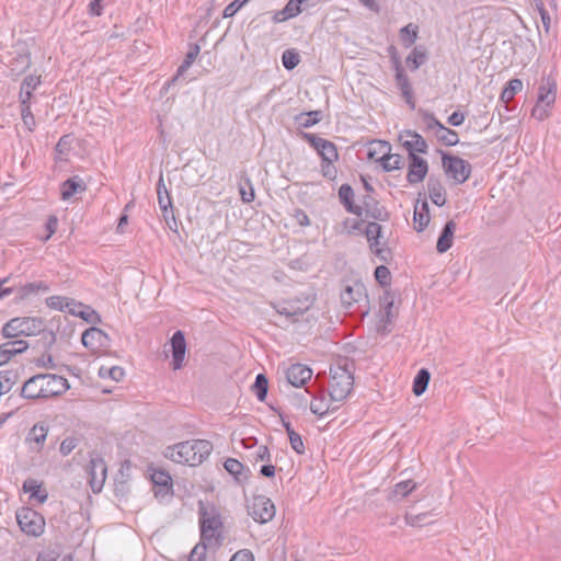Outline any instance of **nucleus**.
I'll return each instance as SVG.
<instances>
[{"label": "nucleus", "mask_w": 561, "mask_h": 561, "mask_svg": "<svg viewBox=\"0 0 561 561\" xmlns=\"http://www.w3.org/2000/svg\"><path fill=\"white\" fill-rule=\"evenodd\" d=\"M523 89V81L518 78L511 79L501 92L500 101L507 104Z\"/></svg>", "instance_id": "45"}, {"label": "nucleus", "mask_w": 561, "mask_h": 561, "mask_svg": "<svg viewBox=\"0 0 561 561\" xmlns=\"http://www.w3.org/2000/svg\"><path fill=\"white\" fill-rule=\"evenodd\" d=\"M301 0H288L282 10L275 11L272 16L274 23H283L298 16L302 12Z\"/></svg>", "instance_id": "27"}, {"label": "nucleus", "mask_w": 561, "mask_h": 561, "mask_svg": "<svg viewBox=\"0 0 561 561\" xmlns=\"http://www.w3.org/2000/svg\"><path fill=\"white\" fill-rule=\"evenodd\" d=\"M68 389L69 383L66 378L53 374H39L24 382L21 396L28 400L48 399L60 396Z\"/></svg>", "instance_id": "1"}, {"label": "nucleus", "mask_w": 561, "mask_h": 561, "mask_svg": "<svg viewBox=\"0 0 561 561\" xmlns=\"http://www.w3.org/2000/svg\"><path fill=\"white\" fill-rule=\"evenodd\" d=\"M427 60L426 49L422 46H415L405 58L407 67L411 71L417 70Z\"/></svg>", "instance_id": "37"}, {"label": "nucleus", "mask_w": 561, "mask_h": 561, "mask_svg": "<svg viewBox=\"0 0 561 561\" xmlns=\"http://www.w3.org/2000/svg\"><path fill=\"white\" fill-rule=\"evenodd\" d=\"M370 252L376 255L381 262L388 264L392 261V251L386 247V242H381V245L369 248Z\"/></svg>", "instance_id": "55"}, {"label": "nucleus", "mask_w": 561, "mask_h": 561, "mask_svg": "<svg viewBox=\"0 0 561 561\" xmlns=\"http://www.w3.org/2000/svg\"><path fill=\"white\" fill-rule=\"evenodd\" d=\"M249 0H234L222 12V18H232Z\"/></svg>", "instance_id": "63"}, {"label": "nucleus", "mask_w": 561, "mask_h": 561, "mask_svg": "<svg viewBox=\"0 0 561 561\" xmlns=\"http://www.w3.org/2000/svg\"><path fill=\"white\" fill-rule=\"evenodd\" d=\"M324 376L325 373H318L314 380L306 391L312 397L310 403V411L319 417L327 415L329 412H334L339 409V405L331 407L327 403L325 389H324Z\"/></svg>", "instance_id": "8"}, {"label": "nucleus", "mask_w": 561, "mask_h": 561, "mask_svg": "<svg viewBox=\"0 0 561 561\" xmlns=\"http://www.w3.org/2000/svg\"><path fill=\"white\" fill-rule=\"evenodd\" d=\"M3 344H4V352H8L9 355H11V356L20 354L28 347L27 343L23 340L9 341Z\"/></svg>", "instance_id": "57"}, {"label": "nucleus", "mask_w": 561, "mask_h": 561, "mask_svg": "<svg viewBox=\"0 0 561 561\" xmlns=\"http://www.w3.org/2000/svg\"><path fill=\"white\" fill-rule=\"evenodd\" d=\"M16 522L21 530L27 536L39 537L45 530L44 517L30 507H22L16 512Z\"/></svg>", "instance_id": "10"}, {"label": "nucleus", "mask_w": 561, "mask_h": 561, "mask_svg": "<svg viewBox=\"0 0 561 561\" xmlns=\"http://www.w3.org/2000/svg\"><path fill=\"white\" fill-rule=\"evenodd\" d=\"M44 328L42 319L38 318H14L10 320L2 329L4 337H15L19 335H35L39 333Z\"/></svg>", "instance_id": "9"}, {"label": "nucleus", "mask_w": 561, "mask_h": 561, "mask_svg": "<svg viewBox=\"0 0 561 561\" xmlns=\"http://www.w3.org/2000/svg\"><path fill=\"white\" fill-rule=\"evenodd\" d=\"M301 0H288L282 10L275 11L272 16L274 23H283L298 16L302 12Z\"/></svg>", "instance_id": "28"}, {"label": "nucleus", "mask_w": 561, "mask_h": 561, "mask_svg": "<svg viewBox=\"0 0 561 561\" xmlns=\"http://www.w3.org/2000/svg\"><path fill=\"white\" fill-rule=\"evenodd\" d=\"M417 113L422 117L423 122L425 123L427 130L443 129V124L436 118L434 113H432L427 110H424V108H419Z\"/></svg>", "instance_id": "54"}, {"label": "nucleus", "mask_w": 561, "mask_h": 561, "mask_svg": "<svg viewBox=\"0 0 561 561\" xmlns=\"http://www.w3.org/2000/svg\"><path fill=\"white\" fill-rule=\"evenodd\" d=\"M198 515H199V530H201V547L205 543L210 545L213 540H216L220 545L222 536L220 529L222 528V520L220 513L213 505L210 512L205 506L203 501L198 502Z\"/></svg>", "instance_id": "5"}, {"label": "nucleus", "mask_w": 561, "mask_h": 561, "mask_svg": "<svg viewBox=\"0 0 561 561\" xmlns=\"http://www.w3.org/2000/svg\"><path fill=\"white\" fill-rule=\"evenodd\" d=\"M312 377V369L300 363L291 364L286 370L287 381L296 387H304Z\"/></svg>", "instance_id": "21"}, {"label": "nucleus", "mask_w": 561, "mask_h": 561, "mask_svg": "<svg viewBox=\"0 0 561 561\" xmlns=\"http://www.w3.org/2000/svg\"><path fill=\"white\" fill-rule=\"evenodd\" d=\"M313 300L309 296L304 298L296 297L283 300L278 304H272L273 308L280 316L291 319V322H297V317L305 314L312 306Z\"/></svg>", "instance_id": "12"}, {"label": "nucleus", "mask_w": 561, "mask_h": 561, "mask_svg": "<svg viewBox=\"0 0 561 561\" xmlns=\"http://www.w3.org/2000/svg\"><path fill=\"white\" fill-rule=\"evenodd\" d=\"M71 141L72 139L69 136H64L60 138L56 146V153L58 160H67Z\"/></svg>", "instance_id": "56"}, {"label": "nucleus", "mask_w": 561, "mask_h": 561, "mask_svg": "<svg viewBox=\"0 0 561 561\" xmlns=\"http://www.w3.org/2000/svg\"><path fill=\"white\" fill-rule=\"evenodd\" d=\"M238 185L241 201L243 203H251L255 197V193L251 179L248 176L245 171L241 172Z\"/></svg>", "instance_id": "42"}, {"label": "nucleus", "mask_w": 561, "mask_h": 561, "mask_svg": "<svg viewBox=\"0 0 561 561\" xmlns=\"http://www.w3.org/2000/svg\"><path fill=\"white\" fill-rule=\"evenodd\" d=\"M355 363L347 357H340L330 365V381L328 393L330 401L342 402L352 392L354 386Z\"/></svg>", "instance_id": "2"}, {"label": "nucleus", "mask_w": 561, "mask_h": 561, "mask_svg": "<svg viewBox=\"0 0 561 561\" xmlns=\"http://www.w3.org/2000/svg\"><path fill=\"white\" fill-rule=\"evenodd\" d=\"M21 115L25 127L32 131L35 127V119L28 103H21Z\"/></svg>", "instance_id": "58"}, {"label": "nucleus", "mask_w": 561, "mask_h": 561, "mask_svg": "<svg viewBox=\"0 0 561 561\" xmlns=\"http://www.w3.org/2000/svg\"><path fill=\"white\" fill-rule=\"evenodd\" d=\"M394 80L398 89L401 91V95L405 101L407 105L410 107V110H415L416 103L414 98V91L405 70H400L396 72Z\"/></svg>", "instance_id": "25"}, {"label": "nucleus", "mask_w": 561, "mask_h": 561, "mask_svg": "<svg viewBox=\"0 0 561 561\" xmlns=\"http://www.w3.org/2000/svg\"><path fill=\"white\" fill-rule=\"evenodd\" d=\"M557 99V81L552 76H543L538 87L536 104L531 117L539 122L550 117Z\"/></svg>", "instance_id": "6"}, {"label": "nucleus", "mask_w": 561, "mask_h": 561, "mask_svg": "<svg viewBox=\"0 0 561 561\" xmlns=\"http://www.w3.org/2000/svg\"><path fill=\"white\" fill-rule=\"evenodd\" d=\"M340 298L343 308L359 319H364L370 312L368 291L360 279L345 282Z\"/></svg>", "instance_id": "4"}, {"label": "nucleus", "mask_w": 561, "mask_h": 561, "mask_svg": "<svg viewBox=\"0 0 561 561\" xmlns=\"http://www.w3.org/2000/svg\"><path fill=\"white\" fill-rule=\"evenodd\" d=\"M417 486V483L411 479L400 481L394 484L391 494L388 496L389 500H397V497L404 499L412 493Z\"/></svg>", "instance_id": "44"}, {"label": "nucleus", "mask_w": 561, "mask_h": 561, "mask_svg": "<svg viewBox=\"0 0 561 561\" xmlns=\"http://www.w3.org/2000/svg\"><path fill=\"white\" fill-rule=\"evenodd\" d=\"M304 139L317 151L321 157V162H335L339 160V152L336 146L324 138L319 137L316 134H304Z\"/></svg>", "instance_id": "15"}, {"label": "nucleus", "mask_w": 561, "mask_h": 561, "mask_svg": "<svg viewBox=\"0 0 561 561\" xmlns=\"http://www.w3.org/2000/svg\"><path fill=\"white\" fill-rule=\"evenodd\" d=\"M430 380H431V373L428 371V369L421 368L416 373V375L413 379V385H412L413 393L417 397L422 396L426 391Z\"/></svg>", "instance_id": "41"}, {"label": "nucleus", "mask_w": 561, "mask_h": 561, "mask_svg": "<svg viewBox=\"0 0 561 561\" xmlns=\"http://www.w3.org/2000/svg\"><path fill=\"white\" fill-rule=\"evenodd\" d=\"M90 485L94 493H100L105 483V462L92 458L89 466Z\"/></svg>", "instance_id": "23"}, {"label": "nucleus", "mask_w": 561, "mask_h": 561, "mask_svg": "<svg viewBox=\"0 0 561 561\" xmlns=\"http://www.w3.org/2000/svg\"><path fill=\"white\" fill-rule=\"evenodd\" d=\"M427 190L431 201L438 207L446 204V191L438 176L432 174L427 180Z\"/></svg>", "instance_id": "31"}, {"label": "nucleus", "mask_w": 561, "mask_h": 561, "mask_svg": "<svg viewBox=\"0 0 561 561\" xmlns=\"http://www.w3.org/2000/svg\"><path fill=\"white\" fill-rule=\"evenodd\" d=\"M48 425L44 422L36 423L27 433L25 443L33 451H41L48 435Z\"/></svg>", "instance_id": "22"}, {"label": "nucleus", "mask_w": 561, "mask_h": 561, "mask_svg": "<svg viewBox=\"0 0 561 561\" xmlns=\"http://www.w3.org/2000/svg\"><path fill=\"white\" fill-rule=\"evenodd\" d=\"M378 220L368 221L363 230V236L367 239L369 248L381 245L383 228L377 222Z\"/></svg>", "instance_id": "35"}, {"label": "nucleus", "mask_w": 561, "mask_h": 561, "mask_svg": "<svg viewBox=\"0 0 561 561\" xmlns=\"http://www.w3.org/2000/svg\"><path fill=\"white\" fill-rule=\"evenodd\" d=\"M25 493H30L31 499L36 500L38 503H44L47 500V492L42 489V485L34 479H27L23 483Z\"/></svg>", "instance_id": "40"}, {"label": "nucleus", "mask_w": 561, "mask_h": 561, "mask_svg": "<svg viewBox=\"0 0 561 561\" xmlns=\"http://www.w3.org/2000/svg\"><path fill=\"white\" fill-rule=\"evenodd\" d=\"M355 193L353 187L348 183H344L339 188V199L345 210L357 217L363 216V208L355 204Z\"/></svg>", "instance_id": "24"}, {"label": "nucleus", "mask_w": 561, "mask_h": 561, "mask_svg": "<svg viewBox=\"0 0 561 561\" xmlns=\"http://www.w3.org/2000/svg\"><path fill=\"white\" fill-rule=\"evenodd\" d=\"M83 191H85V184L79 176L68 179L60 187V194L64 201H69L75 194Z\"/></svg>", "instance_id": "34"}, {"label": "nucleus", "mask_w": 561, "mask_h": 561, "mask_svg": "<svg viewBox=\"0 0 561 561\" xmlns=\"http://www.w3.org/2000/svg\"><path fill=\"white\" fill-rule=\"evenodd\" d=\"M394 300L396 294L391 289H385L379 298L380 310L376 330L382 335L389 334L392 330L391 325L396 317L393 313Z\"/></svg>", "instance_id": "11"}, {"label": "nucleus", "mask_w": 561, "mask_h": 561, "mask_svg": "<svg viewBox=\"0 0 561 561\" xmlns=\"http://www.w3.org/2000/svg\"><path fill=\"white\" fill-rule=\"evenodd\" d=\"M103 336L104 334L100 329L90 328L82 333V344L92 351H96L102 344Z\"/></svg>", "instance_id": "39"}, {"label": "nucleus", "mask_w": 561, "mask_h": 561, "mask_svg": "<svg viewBox=\"0 0 561 561\" xmlns=\"http://www.w3.org/2000/svg\"><path fill=\"white\" fill-rule=\"evenodd\" d=\"M157 197L158 205L162 213V216L169 226V228L173 231L178 230V222L174 216V208L172 204L171 193L167 188L163 180L162 173H160L159 180L157 182Z\"/></svg>", "instance_id": "13"}, {"label": "nucleus", "mask_w": 561, "mask_h": 561, "mask_svg": "<svg viewBox=\"0 0 561 561\" xmlns=\"http://www.w3.org/2000/svg\"><path fill=\"white\" fill-rule=\"evenodd\" d=\"M440 154L442 168L447 178L455 184H463L471 176L472 165L467 160L450 152L438 149Z\"/></svg>", "instance_id": "7"}, {"label": "nucleus", "mask_w": 561, "mask_h": 561, "mask_svg": "<svg viewBox=\"0 0 561 561\" xmlns=\"http://www.w3.org/2000/svg\"><path fill=\"white\" fill-rule=\"evenodd\" d=\"M78 317H80L81 319L89 323H94L96 322V320H99V316L96 314V312L91 307L85 306L83 304H81V309L79 311Z\"/></svg>", "instance_id": "64"}, {"label": "nucleus", "mask_w": 561, "mask_h": 561, "mask_svg": "<svg viewBox=\"0 0 561 561\" xmlns=\"http://www.w3.org/2000/svg\"><path fill=\"white\" fill-rule=\"evenodd\" d=\"M456 222L455 220H448L439 236H438V239H437V243H436V251L438 253H445L447 252L451 247H453V241H454V234H455V231H456Z\"/></svg>", "instance_id": "32"}, {"label": "nucleus", "mask_w": 561, "mask_h": 561, "mask_svg": "<svg viewBox=\"0 0 561 561\" xmlns=\"http://www.w3.org/2000/svg\"><path fill=\"white\" fill-rule=\"evenodd\" d=\"M365 222H366L365 219H363L360 217L356 218V219L345 218L342 221V226H343V229L347 232V234H355V233L363 234Z\"/></svg>", "instance_id": "53"}, {"label": "nucleus", "mask_w": 561, "mask_h": 561, "mask_svg": "<svg viewBox=\"0 0 561 561\" xmlns=\"http://www.w3.org/2000/svg\"><path fill=\"white\" fill-rule=\"evenodd\" d=\"M289 438V443H290V447L298 454V455H304L305 454V444H304V440H302V437L300 434H298L297 432H294L293 434H290L288 436Z\"/></svg>", "instance_id": "61"}, {"label": "nucleus", "mask_w": 561, "mask_h": 561, "mask_svg": "<svg viewBox=\"0 0 561 561\" xmlns=\"http://www.w3.org/2000/svg\"><path fill=\"white\" fill-rule=\"evenodd\" d=\"M148 471L150 472L154 496L159 500L168 495L173 496L174 490L171 474L164 469H154L152 465L148 466Z\"/></svg>", "instance_id": "14"}, {"label": "nucleus", "mask_w": 561, "mask_h": 561, "mask_svg": "<svg viewBox=\"0 0 561 561\" xmlns=\"http://www.w3.org/2000/svg\"><path fill=\"white\" fill-rule=\"evenodd\" d=\"M402 134L411 137L412 140H405L402 142V147L410 153H422L426 154L428 151V145L426 140L415 130L407 129Z\"/></svg>", "instance_id": "30"}, {"label": "nucleus", "mask_w": 561, "mask_h": 561, "mask_svg": "<svg viewBox=\"0 0 561 561\" xmlns=\"http://www.w3.org/2000/svg\"><path fill=\"white\" fill-rule=\"evenodd\" d=\"M133 465L126 459L122 462L118 472L114 477V493L118 499L126 497L129 492L128 481L131 477Z\"/></svg>", "instance_id": "20"}, {"label": "nucleus", "mask_w": 561, "mask_h": 561, "mask_svg": "<svg viewBox=\"0 0 561 561\" xmlns=\"http://www.w3.org/2000/svg\"><path fill=\"white\" fill-rule=\"evenodd\" d=\"M428 517V513H420V514H411L405 513L404 520L407 525L412 527H421L425 524L426 518Z\"/></svg>", "instance_id": "59"}, {"label": "nucleus", "mask_w": 561, "mask_h": 561, "mask_svg": "<svg viewBox=\"0 0 561 561\" xmlns=\"http://www.w3.org/2000/svg\"><path fill=\"white\" fill-rule=\"evenodd\" d=\"M213 450V444L207 439H192L168 447L165 457L179 463L190 466L201 465Z\"/></svg>", "instance_id": "3"}, {"label": "nucleus", "mask_w": 561, "mask_h": 561, "mask_svg": "<svg viewBox=\"0 0 561 561\" xmlns=\"http://www.w3.org/2000/svg\"><path fill=\"white\" fill-rule=\"evenodd\" d=\"M249 514L255 522L265 524L275 516L274 503L264 495L254 496L252 505L249 506Z\"/></svg>", "instance_id": "16"}, {"label": "nucleus", "mask_w": 561, "mask_h": 561, "mask_svg": "<svg viewBox=\"0 0 561 561\" xmlns=\"http://www.w3.org/2000/svg\"><path fill=\"white\" fill-rule=\"evenodd\" d=\"M376 162L380 163L385 172L401 170L404 165L403 157L399 153L392 154L391 152H385L376 159Z\"/></svg>", "instance_id": "36"}, {"label": "nucleus", "mask_w": 561, "mask_h": 561, "mask_svg": "<svg viewBox=\"0 0 561 561\" xmlns=\"http://www.w3.org/2000/svg\"><path fill=\"white\" fill-rule=\"evenodd\" d=\"M431 220L430 206L426 199H424L419 206V202L414 207L413 221L414 229L417 232H422L426 229Z\"/></svg>", "instance_id": "33"}, {"label": "nucleus", "mask_w": 561, "mask_h": 561, "mask_svg": "<svg viewBox=\"0 0 561 561\" xmlns=\"http://www.w3.org/2000/svg\"><path fill=\"white\" fill-rule=\"evenodd\" d=\"M224 468L239 484H244L251 477V470L236 458L226 459Z\"/></svg>", "instance_id": "26"}, {"label": "nucleus", "mask_w": 561, "mask_h": 561, "mask_svg": "<svg viewBox=\"0 0 561 561\" xmlns=\"http://www.w3.org/2000/svg\"><path fill=\"white\" fill-rule=\"evenodd\" d=\"M172 362L171 366L174 370L183 367L186 354V340L182 330H176L170 339Z\"/></svg>", "instance_id": "19"}, {"label": "nucleus", "mask_w": 561, "mask_h": 561, "mask_svg": "<svg viewBox=\"0 0 561 561\" xmlns=\"http://www.w3.org/2000/svg\"><path fill=\"white\" fill-rule=\"evenodd\" d=\"M41 84V77L30 75L27 76L21 85L20 91V102L28 103L32 96L33 91Z\"/></svg>", "instance_id": "38"}, {"label": "nucleus", "mask_w": 561, "mask_h": 561, "mask_svg": "<svg viewBox=\"0 0 561 561\" xmlns=\"http://www.w3.org/2000/svg\"><path fill=\"white\" fill-rule=\"evenodd\" d=\"M68 297L51 296L46 299V305L55 310L66 311Z\"/></svg>", "instance_id": "60"}, {"label": "nucleus", "mask_w": 561, "mask_h": 561, "mask_svg": "<svg viewBox=\"0 0 561 561\" xmlns=\"http://www.w3.org/2000/svg\"><path fill=\"white\" fill-rule=\"evenodd\" d=\"M300 62V55L295 48L286 49L282 55V64L288 71L294 70Z\"/></svg>", "instance_id": "49"}, {"label": "nucleus", "mask_w": 561, "mask_h": 561, "mask_svg": "<svg viewBox=\"0 0 561 561\" xmlns=\"http://www.w3.org/2000/svg\"><path fill=\"white\" fill-rule=\"evenodd\" d=\"M428 173L427 161L416 153L408 154L407 181L410 184H417L424 181Z\"/></svg>", "instance_id": "17"}, {"label": "nucleus", "mask_w": 561, "mask_h": 561, "mask_svg": "<svg viewBox=\"0 0 561 561\" xmlns=\"http://www.w3.org/2000/svg\"><path fill=\"white\" fill-rule=\"evenodd\" d=\"M374 276L376 282L385 289H390L391 284V273L390 270L381 264L377 266L374 271Z\"/></svg>", "instance_id": "50"}, {"label": "nucleus", "mask_w": 561, "mask_h": 561, "mask_svg": "<svg viewBox=\"0 0 561 561\" xmlns=\"http://www.w3.org/2000/svg\"><path fill=\"white\" fill-rule=\"evenodd\" d=\"M419 30L412 23L403 26L400 30V39L405 48L411 47L417 38Z\"/></svg>", "instance_id": "48"}, {"label": "nucleus", "mask_w": 561, "mask_h": 561, "mask_svg": "<svg viewBox=\"0 0 561 561\" xmlns=\"http://www.w3.org/2000/svg\"><path fill=\"white\" fill-rule=\"evenodd\" d=\"M370 145L373 146V148H369L367 152V158L370 160L376 161L377 153H381L382 156L385 152H391V145L386 140L375 139L370 141Z\"/></svg>", "instance_id": "52"}, {"label": "nucleus", "mask_w": 561, "mask_h": 561, "mask_svg": "<svg viewBox=\"0 0 561 561\" xmlns=\"http://www.w3.org/2000/svg\"><path fill=\"white\" fill-rule=\"evenodd\" d=\"M323 119V112L321 110L300 113L295 117V121L302 128H310Z\"/></svg>", "instance_id": "43"}, {"label": "nucleus", "mask_w": 561, "mask_h": 561, "mask_svg": "<svg viewBox=\"0 0 561 561\" xmlns=\"http://www.w3.org/2000/svg\"><path fill=\"white\" fill-rule=\"evenodd\" d=\"M437 139L447 147L456 146L459 142L458 133L443 125V129H437Z\"/></svg>", "instance_id": "47"}, {"label": "nucleus", "mask_w": 561, "mask_h": 561, "mask_svg": "<svg viewBox=\"0 0 561 561\" xmlns=\"http://www.w3.org/2000/svg\"><path fill=\"white\" fill-rule=\"evenodd\" d=\"M190 67H191L190 65H187V64H185V62H182V64L179 66V68H178V70H176L175 75H174L171 79H169L168 81H165V83H164V84H163V87H162V91H165V92H167V91H168L172 85H174V84L180 80V78L183 76V73H184V72H185Z\"/></svg>", "instance_id": "62"}, {"label": "nucleus", "mask_w": 561, "mask_h": 561, "mask_svg": "<svg viewBox=\"0 0 561 561\" xmlns=\"http://www.w3.org/2000/svg\"><path fill=\"white\" fill-rule=\"evenodd\" d=\"M260 402H264L268 392V379L264 374H257L251 387Z\"/></svg>", "instance_id": "46"}, {"label": "nucleus", "mask_w": 561, "mask_h": 561, "mask_svg": "<svg viewBox=\"0 0 561 561\" xmlns=\"http://www.w3.org/2000/svg\"><path fill=\"white\" fill-rule=\"evenodd\" d=\"M301 0H288L282 10L275 11L272 16L274 23H283L298 16L302 12Z\"/></svg>", "instance_id": "29"}, {"label": "nucleus", "mask_w": 561, "mask_h": 561, "mask_svg": "<svg viewBox=\"0 0 561 561\" xmlns=\"http://www.w3.org/2000/svg\"><path fill=\"white\" fill-rule=\"evenodd\" d=\"M359 206L363 208V214H365L366 218L379 221H388L390 219L388 209L369 194L362 197V205Z\"/></svg>", "instance_id": "18"}, {"label": "nucleus", "mask_w": 561, "mask_h": 561, "mask_svg": "<svg viewBox=\"0 0 561 561\" xmlns=\"http://www.w3.org/2000/svg\"><path fill=\"white\" fill-rule=\"evenodd\" d=\"M16 382V375L9 370H0V398L8 393Z\"/></svg>", "instance_id": "51"}]
</instances>
